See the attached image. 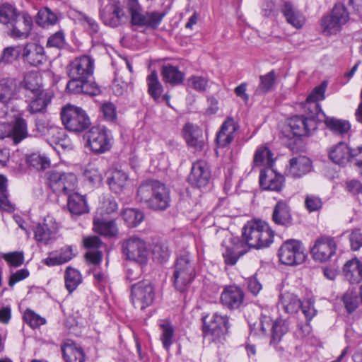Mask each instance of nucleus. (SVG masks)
Masks as SVG:
<instances>
[{"instance_id": "37998d69", "label": "nucleus", "mask_w": 362, "mask_h": 362, "mask_svg": "<svg viewBox=\"0 0 362 362\" xmlns=\"http://www.w3.org/2000/svg\"><path fill=\"white\" fill-rule=\"evenodd\" d=\"M121 216L129 228L138 226L144 219V212L135 208H127L122 211Z\"/></svg>"}, {"instance_id": "de8ad7c7", "label": "nucleus", "mask_w": 362, "mask_h": 362, "mask_svg": "<svg viewBox=\"0 0 362 362\" xmlns=\"http://www.w3.org/2000/svg\"><path fill=\"white\" fill-rule=\"evenodd\" d=\"M28 136V127L25 119L22 117L16 118L11 131L13 143L18 144Z\"/></svg>"}, {"instance_id": "f3484780", "label": "nucleus", "mask_w": 362, "mask_h": 362, "mask_svg": "<svg viewBox=\"0 0 362 362\" xmlns=\"http://www.w3.org/2000/svg\"><path fill=\"white\" fill-rule=\"evenodd\" d=\"M33 26V18L26 11H20L7 28L13 38L24 39L29 37Z\"/></svg>"}, {"instance_id": "dca6fc26", "label": "nucleus", "mask_w": 362, "mask_h": 362, "mask_svg": "<svg viewBox=\"0 0 362 362\" xmlns=\"http://www.w3.org/2000/svg\"><path fill=\"white\" fill-rule=\"evenodd\" d=\"M100 16L104 24L112 28L122 25L126 19L124 10L117 0H107V4L100 9Z\"/></svg>"}, {"instance_id": "c756f323", "label": "nucleus", "mask_w": 362, "mask_h": 362, "mask_svg": "<svg viewBox=\"0 0 362 362\" xmlns=\"http://www.w3.org/2000/svg\"><path fill=\"white\" fill-rule=\"evenodd\" d=\"M19 92L17 80L15 78H0V103L7 105Z\"/></svg>"}, {"instance_id": "cd10ccee", "label": "nucleus", "mask_w": 362, "mask_h": 362, "mask_svg": "<svg viewBox=\"0 0 362 362\" xmlns=\"http://www.w3.org/2000/svg\"><path fill=\"white\" fill-rule=\"evenodd\" d=\"M238 125L231 117L227 118L222 124L219 132L216 134V141L220 147H225L234 139L235 133Z\"/></svg>"}, {"instance_id": "2eb2a0df", "label": "nucleus", "mask_w": 362, "mask_h": 362, "mask_svg": "<svg viewBox=\"0 0 362 362\" xmlns=\"http://www.w3.org/2000/svg\"><path fill=\"white\" fill-rule=\"evenodd\" d=\"M337 247L334 238L322 235L316 239L310 253L315 260L323 262L329 260L335 255Z\"/></svg>"}, {"instance_id": "603ef678", "label": "nucleus", "mask_w": 362, "mask_h": 362, "mask_svg": "<svg viewBox=\"0 0 362 362\" xmlns=\"http://www.w3.org/2000/svg\"><path fill=\"white\" fill-rule=\"evenodd\" d=\"M27 163L37 170H44L50 166V160L45 155L33 153L27 158Z\"/></svg>"}, {"instance_id": "39448f33", "label": "nucleus", "mask_w": 362, "mask_h": 362, "mask_svg": "<svg viewBox=\"0 0 362 362\" xmlns=\"http://www.w3.org/2000/svg\"><path fill=\"white\" fill-rule=\"evenodd\" d=\"M61 119L65 129L74 133H81L88 129L90 119L86 112L81 107L68 104L62 108Z\"/></svg>"}, {"instance_id": "a19ab883", "label": "nucleus", "mask_w": 362, "mask_h": 362, "mask_svg": "<svg viewBox=\"0 0 362 362\" xmlns=\"http://www.w3.org/2000/svg\"><path fill=\"white\" fill-rule=\"evenodd\" d=\"M327 85V82L324 81L321 83L320 86H316L310 93V95L307 97L306 100L300 104V107L306 108L307 105L314 103L317 106L316 114L320 115V113L323 111L322 110L320 104L317 103V101L325 99V93Z\"/></svg>"}, {"instance_id": "5fc2aeb1", "label": "nucleus", "mask_w": 362, "mask_h": 362, "mask_svg": "<svg viewBox=\"0 0 362 362\" xmlns=\"http://www.w3.org/2000/svg\"><path fill=\"white\" fill-rule=\"evenodd\" d=\"M159 326L162 331L160 340L163 346L166 350H168L173 344V338L174 336L173 326L168 320L162 321Z\"/></svg>"}, {"instance_id": "aec40b11", "label": "nucleus", "mask_w": 362, "mask_h": 362, "mask_svg": "<svg viewBox=\"0 0 362 362\" xmlns=\"http://www.w3.org/2000/svg\"><path fill=\"white\" fill-rule=\"evenodd\" d=\"M284 182V177L272 168H265L260 171L259 183L263 190L281 192Z\"/></svg>"}, {"instance_id": "ddd939ff", "label": "nucleus", "mask_w": 362, "mask_h": 362, "mask_svg": "<svg viewBox=\"0 0 362 362\" xmlns=\"http://www.w3.org/2000/svg\"><path fill=\"white\" fill-rule=\"evenodd\" d=\"M94 69V60L84 55L75 58L67 66V73L70 81H81L92 77Z\"/></svg>"}, {"instance_id": "c9c22d12", "label": "nucleus", "mask_w": 362, "mask_h": 362, "mask_svg": "<svg viewBox=\"0 0 362 362\" xmlns=\"http://www.w3.org/2000/svg\"><path fill=\"white\" fill-rule=\"evenodd\" d=\"M343 271L350 284H358L362 279V263L356 258L346 262Z\"/></svg>"}, {"instance_id": "774afa93", "label": "nucleus", "mask_w": 362, "mask_h": 362, "mask_svg": "<svg viewBox=\"0 0 362 362\" xmlns=\"http://www.w3.org/2000/svg\"><path fill=\"white\" fill-rule=\"evenodd\" d=\"M305 206L309 212L317 211L322 206L321 199L313 194H308L305 199Z\"/></svg>"}, {"instance_id": "20e7f679", "label": "nucleus", "mask_w": 362, "mask_h": 362, "mask_svg": "<svg viewBox=\"0 0 362 362\" xmlns=\"http://www.w3.org/2000/svg\"><path fill=\"white\" fill-rule=\"evenodd\" d=\"M196 277V263L187 251H180L174 265L173 283L180 292L185 291Z\"/></svg>"}, {"instance_id": "423d86ee", "label": "nucleus", "mask_w": 362, "mask_h": 362, "mask_svg": "<svg viewBox=\"0 0 362 362\" xmlns=\"http://www.w3.org/2000/svg\"><path fill=\"white\" fill-rule=\"evenodd\" d=\"M130 291V300L136 308L144 310L155 301L156 287L150 280L144 279L132 284Z\"/></svg>"}, {"instance_id": "0e129e2a", "label": "nucleus", "mask_w": 362, "mask_h": 362, "mask_svg": "<svg viewBox=\"0 0 362 362\" xmlns=\"http://www.w3.org/2000/svg\"><path fill=\"white\" fill-rule=\"evenodd\" d=\"M2 258L8 262L11 267H18L23 264L24 255L23 252H11L2 253Z\"/></svg>"}, {"instance_id": "6e6552de", "label": "nucleus", "mask_w": 362, "mask_h": 362, "mask_svg": "<svg viewBox=\"0 0 362 362\" xmlns=\"http://www.w3.org/2000/svg\"><path fill=\"white\" fill-rule=\"evenodd\" d=\"M127 6L131 14V22L137 27L156 29L165 16V12L158 11L142 13L137 0H127Z\"/></svg>"}, {"instance_id": "b1692460", "label": "nucleus", "mask_w": 362, "mask_h": 362, "mask_svg": "<svg viewBox=\"0 0 362 362\" xmlns=\"http://www.w3.org/2000/svg\"><path fill=\"white\" fill-rule=\"evenodd\" d=\"M272 220L276 225L284 228L292 226L293 218L291 208L286 201L279 200L276 202L273 209Z\"/></svg>"}, {"instance_id": "338daca9", "label": "nucleus", "mask_w": 362, "mask_h": 362, "mask_svg": "<svg viewBox=\"0 0 362 362\" xmlns=\"http://www.w3.org/2000/svg\"><path fill=\"white\" fill-rule=\"evenodd\" d=\"M83 177L85 180L93 186L100 185L102 181L101 174L94 168L86 169L83 172Z\"/></svg>"}, {"instance_id": "7ed1b4c3", "label": "nucleus", "mask_w": 362, "mask_h": 362, "mask_svg": "<svg viewBox=\"0 0 362 362\" xmlns=\"http://www.w3.org/2000/svg\"><path fill=\"white\" fill-rule=\"evenodd\" d=\"M274 231L265 221L247 222L243 228V242L247 248L262 249L269 247L274 240Z\"/></svg>"}, {"instance_id": "a211bd4d", "label": "nucleus", "mask_w": 362, "mask_h": 362, "mask_svg": "<svg viewBox=\"0 0 362 362\" xmlns=\"http://www.w3.org/2000/svg\"><path fill=\"white\" fill-rule=\"evenodd\" d=\"M59 228L54 217L48 215L42 223H39L34 228L35 238L37 243L47 245L56 239V234Z\"/></svg>"}, {"instance_id": "09e8293b", "label": "nucleus", "mask_w": 362, "mask_h": 362, "mask_svg": "<svg viewBox=\"0 0 362 362\" xmlns=\"http://www.w3.org/2000/svg\"><path fill=\"white\" fill-rule=\"evenodd\" d=\"M147 83L148 93L155 100H158L160 98L163 88L158 81V74L156 71H152L147 76Z\"/></svg>"}, {"instance_id": "4c0bfd02", "label": "nucleus", "mask_w": 362, "mask_h": 362, "mask_svg": "<svg viewBox=\"0 0 362 362\" xmlns=\"http://www.w3.org/2000/svg\"><path fill=\"white\" fill-rule=\"evenodd\" d=\"M161 75L165 83L173 86L181 84L185 76V74L180 71L177 66L169 64L162 66Z\"/></svg>"}, {"instance_id": "ea45409f", "label": "nucleus", "mask_w": 362, "mask_h": 362, "mask_svg": "<svg viewBox=\"0 0 362 362\" xmlns=\"http://www.w3.org/2000/svg\"><path fill=\"white\" fill-rule=\"evenodd\" d=\"M279 303L281 304L284 311L289 314L297 313L302 305V302L298 296L288 291L280 294Z\"/></svg>"}, {"instance_id": "e2e57ef3", "label": "nucleus", "mask_w": 362, "mask_h": 362, "mask_svg": "<svg viewBox=\"0 0 362 362\" xmlns=\"http://www.w3.org/2000/svg\"><path fill=\"white\" fill-rule=\"evenodd\" d=\"M100 109L106 121L112 123L117 122V108L112 103L105 102L101 105Z\"/></svg>"}, {"instance_id": "6ab92c4d", "label": "nucleus", "mask_w": 362, "mask_h": 362, "mask_svg": "<svg viewBox=\"0 0 362 362\" xmlns=\"http://www.w3.org/2000/svg\"><path fill=\"white\" fill-rule=\"evenodd\" d=\"M210 179L211 171L205 161L197 160L192 164L187 180L193 187H204L209 183Z\"/></svg>"}, {"instance_id": "bf43d9fd", "label": "nucleus", "mask_w": 362, "mask_h": 362, "mask_svg": "<svg viewBox=\"0 0 362 362\" xmlns=\"http://www.w3.org/2000/svg\"><path fill=\"white\" fill-rule=\"evenodd\" d=\"M273 322L270 317L262 316L258 324H250V332L255 335L260 334L264 335L267 334V330L272 328Z\"/></svg>"}, {"instance_id": "4d7b16f0", "label": "nucleus", "mask_w": 362, "mask_h": 362, "mask_svg": "<svg viewBox=\"0 0 362 362\" xmlns=\"http://www.w3.org/2000/svg\"><path fill=\"white\" fill-rule=\"evenodd\" d=\"M57 21V16L49 8H45L38 11L36 23L42 27L54 25Z\"/></svg>"}, {"instance_id": "0eeeda50", "label": "nucleus", "mask_w": 362, "mask_h": 362, "mask_svg": "<svg viewBox=\"0 0 362 362\" xmlns=\"http://www.w3.org/2000/svg\"><path fill=\"white\" fill-rule=\"evenodd\" d=\"M45 180L52 191L59 195H66L74 192L77 185L75 174L54 169L46 173Z\"/></svg>"}, {"instance_id": "052dcab7", "label": "nucleus", "mask_w": 362, "mask_h": 362, "mask_svg": "<svg viewBox=\"0 0 362 362\" xmlns=\"http://www.w3.org/2000/svg\"><path fill=\"white\" fill-rule=\"evenodd\" d=\"M24 321L33 329L39 327L46 323L45 318L40 316L34 311L27 309L23 314Z\"/></svg>"}, {"instance_id": "1a4fd4ad", "label": "nucleus", "mask_w": 362, "mask_h": 362, "mask_svg": "<svg viewBox=\"0 0 362 362\" xmlns=\"http://www.w3.org/2000/svg\"><path fill=\"white\" fill-rule=\"evenodd\" d=\"M90 150L100 154L110 150L113 137L111 131L105 126H93L84 135Z\"/></svg>"}, {"instance_id": "4be33fe9", "label": "nucleus", "mask_w": 362, "mask_h": 362, "mask_svg": "<svg viewBox=\"0 0 362 362\" xmlns=\"http://www.w3.org/2000/svg\"><path fill=\"white\" fill-rule=\"evenodd\" d=\"M21 57L33 66L42 64L46 60L44 47L35 42L28 43L21 49Z\"/></svg>"}, {"instance_id": "9b49d317", "label": "nucleus", "mask_w": 362, "mask_h": 362, "mask_svg": "<svg viewBox=\"0 0 362 362\" xmlns=\"http://www.w3.org/2000/svg\"><path fill=\"white\" fill-rule=\"evenodd\" d=\"M279 261L286 265H296L304 262L306 258L300 241L295 239L286 240L278 251Z\"/></svg>"}, {"instance_id": "7c9ffc66", "label": "nucleus", "mask_w": 362, "mask_h": 362, "mask_svg": "<svg viewBox=\"0 0 362 362\" xmlns=\"http://www.w3.org/2000/svg\"><path fill=\"white\" fill-rule=\"evenodd\" d=\"M311 160L306 156H299L293 157L289 160L288 175L292 177H300L311 170Z\"/></svg>"}, {"instance_id": "72a5a7b5", "label": "nucleus", "mask_w": 362, "mask_h": 362, "mask_svg": "<svg viewBox=\"0 0 362 362\" xmlns=\"http://www.w3.org/2000/svg\"><path fill=\"white\" fill-rule=\"evenodd\" d=\"M351 149L344 142H339L329 151V158L333 163L344 165L350 161Z\"/></svg>"}, {"instance_id": "6e6d98bb", "label": "nucleus", "mask_w": 362, "mask_h": 362, "mask_svg": "<svg viewBox=\"0 0 362 362\" xmlns=\"http://www.w3.org/2000/svg\"><path fill=\"white\" fill-rule=\"evenodd\" d=\"M21 56L20 46H11L5 47L1 54L0 64H10Z\"/></svg>"}, {"instance_id": "412c9836", "label": "nucleus", "mask_w": 362, "mask_h": 362, "mask_svg": "<svg viewBox=\"0 0 362 362\" xmlns=\"http://www.w3.org/2000/svg\"><path fill=\"white\" fill-rule=\"evenodd\" d=\"M278 7L286 21L295 28H301L305 18L297 7L289 0H278Z\"/></svg>"}, {"instance_id": "79ce46f5", "label": "nucleus", "mask_w": 362, "mask_h": 362, "mask_svg": "<svg viewBox=\"0 0 362 362\" xmlns=\"http://www.w3.org/2000/svg\"><path fill=\"white\" fill-rule=\"evenodd\" d=\"M273 153L267 146H260L255 152L252 160V169L256 167L267 165L272 168L274 164Z\"/></svg>"}, {"instance_id": "3c124183", "label": "nucleus", "mask_w": 362, "mask_h": 362, "mask_svg": "<svg viewBox=\"0 0 362 362\" xmlns=\"http://www.w3.org/2000/svg\"><path fill=\"white\" fill-rule=\"evenodd\" d=\"M65 286L69 292L72 293L81 282L80 272L70 267H67L64 275Z\"/></svg>"}, {"instance_id": "a18cd8bd", "label": "nucleus", "mask_w": 362, "mask_h": 362, "mask_svg": "<svg viewBox=\"0 0 362 362\" xmlns=\"http://www.w3.org/2000/svg\"><path fill=\"white\" fill-rule=\"evenodd\" d=\"M271 331L272 339L270 344L275 346L281 341L282 337L288 331V324L286 320L277 318L272 323Z\"/></svg>"}, {"instance_id": "bb28decb", "label": "nucleus", "mask_w": 362, "mask_h": 362, "mask_svg": "<svg viewBox=\"0 0 362 362\" xmlns=\"http://www.w3.org/2000/svg\"><path fill=\"white\" fill-rule=\"evenodd\" d=\"M18 88L19 91L22 90L27 97L44 92L39 83L38 74L35 71H29L24 74L23 80L21 81Z\"/></svg>"}, {"instance_id": "e433bc0d", "label": "nucleus", "mask_w": 362, "mask_h": 362, "mask_svg": "<svg viewBox=\"0 0 362 362\" xmlns=\"http://www.w3.org/2000/svg\"><path fill=\"white\" fill-rule=\"evenodd\" d=\"M30 102L28 105L29 112L31 114L45 112L47 107L51 103L52 95L49 93H41L35 95L29 96Z\"/></svg>"}, {"instance_id": "8fccbe9b", "label": "nucleus", "mask_w": 362, "mask_h": 362, "mask_svg": "<svg viewBox=\"0 0 362 362\" xmlns=\"http://www.w3.org/2000/svg\"><path fill=\"white\" fill-rule=\"evenodd\" d=\"M127 180V175L124 173L117 170L112 173V176L107 180V183L112 192L119 193L126 185Z\"/></svg>"}, {"instance_id": "c85d7f7f", "label": "nucleus", "mask_w": 362, "mask_h": 362, "mask_svg": "<svg viewBox=\"0 0 362 362\" xmlns=\"http://www.w3.org/2000/svg\"><path fill=\"white\" fill-rule=\"evenodd\" d=\"M184 138L189 146L202 151L204 146L202 130L198 126L187 123L183 127Z\"/></svg>"}, {"instance_id": "473e14b6", "label": "nucleus", "mask_w": 362, "mask_h": 362, "mask_svg": "<svg viewBox=\"0 0 362 362\" xmlns=\"http://www.w3.org/2000/svg\"><path fill=\"white\" fill-rule=\"evenodd\" d=\"M320 115L324 117L323 122L326 127L334 135L344 136L349 132L351 124L348 120L327 116L324 112H322Z\"/></svg>"}, {"instance_id": "5701e85b", "label": "nucleus", "mask_w": 362, "mask_h": 362, "mask_svg": "<svg viewBox=\"0 0 362 362\" xmlns=\"http://www.w3.org/2000/svg\"><path fill=\"white\" fill-rule=\"evenodd\" d=\"M245 293L243 289L237 286H226L221 296V301L223 306L233 310L239 308L244 301Z\"/></svg>"}, {"instance_id": "a878e982", "label": "nucleus", "mask_w": 362, "mask_h": 362, "mask_svg": "<svg viewBox=\"0 0 362 362\" xmlns=\"http://www.w3.org/2000/svg\"><path fill=\"white\" fill-rule=\"evenodd\" d=\"M69 92L74 94L83 93L90 96L98 95L100 93L97 84L89 78L80 81H69L66 85Z\"/></svg>"}, {"instance_id": "49530a36", "label": "nucleus", "mask_w": 362, "mask_h": 362, "mask_svg": "<svg viewBox=\"0 0 362 362\" xmlns=\"http://www.w3.org/2000/svg\"><path fill=\"white\" fill-rule=\"evenodd\" d=\"M19 12L13 4L8 2L1 4L0 23L4 25L8 28Z\"/></svg>"}, {"instance_id": "2f4dec72", "label": "nucleus", "mask_w": 362, "mask_h": 362, "mask_svg": "<svg viewBox=\"0 0 362 362\" xmlns=\"http://www.w3.org/2000/svg\"><path fill=\"white\" fill-rule=\"evenodd\" d=\"M93 229L96 233L108 238L115 237L119 232L114 219L107 220L103 217L94 218Z\"/></svg>"}, {"instance_id": "f03ea898", "label": "nucleus", "mask_w": 362, "mask_h": 362, "mask_svg": "<svg viewBox=\"0 0 362 362\" xmlns=\"http://www.w3.org/2000/svg\"><path fill=\"white\" fill-rule=\"evenodd\" d=\"M317 108V105L308 104L306 108H301L303 110V114L296 115L288 119V127L293 139H291L287 146L293 152L298 151L297 145L301 144V136H309L317 129L319 116L316 114Z\"/></svg>"}, {"instance_id": "c03bdc74", "label": "nucleus", "mask_w": 362, "mask_h": 362, "mask_svg": "<svg viewBox=\"0 0 362 362\" xmlns=\"http://www.w3.org/2000/svg\"><path fill=\"white\" fill-rule=\"evenodd\" d=\"M276 79L274 70L259 76V83L255 90V95H263L272 90Z\"/></svg>"}, {"instance_id": "f8f14e48", "label": "nucleus", "mask_w": 362, "mask_h": 362, "mask_svg": "<svg viewBox=\"0 0 362 362\" xmlns=\"http://www.w3.org/2000/svg\"><path fill=\"white\" fill-rule=\"evenodd\" d=\"M349 20V13L345 6L341 3H337L331 14L324 16L321 21L323 32L327 35L336 34Z\"/></svg>"}, {"instance_id": "4468645a", "label": "nucleus", "mask_w": 362, "mask_h": 362, "mask_svg": "<svg viewBox=\"0 0 362 362\" xmlns=\"http://www.w3.org/2000/svg\"><path fill=\"white\" fill-rule=\"evenodd\" d=\"M202 332L204 337L211 336L213 340L223 335L228 329V318L226 315H221L217 313L211 317H202Z\"/></svg>"}, {"instance_id": "9d476101", "label": "nucleus", "mask_w": 362, "mask_h": 362, "mask_svg": "<svg viewBox=\"0 0 362 362\" xmlns=\"http://www.w3.org/2000/svg\"><path fill=\"white\" fill-rule=\"evenodd\" d=\"M122 253L126 259L135 262L140 266L148 262V249L146 242L137 235H132L125 239L122 245Z\"/></svg>"}, {"instance_id": "680f3d73", "label": "nucleus", "mask_w": 362, "mask_h": 362, "mask_svg": "<svg viewBox=\"0 0 362 362\" xmlns=\"http://www.w3.org/2000/svg\"><path fill=\"white\" fill-rule=\"evenodd\" d=\"M208 83V78L201 76H192L187 79L188 86L199 93L206 91Z\"/></svg>"}, {"instance_id": "f257e3e1", "label": "nucleus", "mask_w": 362, "mask_h": 362, "mask_svg": "<svg viewBox=\"0 0 362 362\" xmlns=\"http://www.w3.org/2000/svg\"><path fill=\"white\" fill-rule=\"evenodd\" d=\"M136 197L146 208L156 211L166 210L170 206V189L156 180L143 182L137 189Z\"/></svg>"}, {"instance_id": "58836bf2", "label": "nucleus", "mask_w": 362, "mask_h": 362, "mask_svg": "<svg viewBox=\"0 0 362 362\" xmlns=\"http://www.w3.org/2000/svg\"><path fill=\"white\" fill-rule=\"evenodd\" d=\"M62 351L66 362H85L83 350L74 343H64Z\"/></svg>"}, {"instance_id": "13d9d810", "label": "nucleus", "mask_w": 362, "mask_h": 362, "mask_svg": "<svg viewBox=\"0 0 362 362\" xmlns=\"http://www.w3.org/2000/svg\"><path fill=\"white\" fill-rule=\"evenodd\" d=\"M78 20L83 25L86 26L90 35L93 36L99 33L100 25L94 18L87 16L81 11H79L78 12Z\"/></svg>"}, {"instance_id": "393cba45", "label": "nucleus", "mask_w": 362, "mask_h": 362, "mask_svg": "<svg viewBox=\"0 0 362 362\" xmlns=\"http://www.w3.org/2000/svg\"><path fill=\"white\" fill-rule=\"evenodd\" d=\"M231 245L227 246L223 252L224 262L228 265H235L238 259L247 252L245 244L238 238L232 239Z\"/></svg>"}, {"instance_id": "f704fd0d", "label": "nucleus", "mask_w": 362, "mask_h": 362, "mask_svg": "<svg viewBox=\"0 0 362 362\" xmlns=\"http://www.w3.org/2000/svg\"><path fill=\"white\" fill-rule=\"evenodd\" d=\"M67 195V206L71 214L79 216L88 212V206L83 196L74 192Z\"/></svg>"}, {"instance_id": "864d4df0", "label": "nucleus", "mask_w": 362, "mask_h": 362, "mask_svg": "<svg viewBox=\"0 0 362 362\" xmlns=\"http://www.w3.org/2000/svg\"><path fill=\"white\" fill-rule=\"evenodd\" d=\"M342 301L346 311L352 313L361 303L358 293L353 290H348L342 297Z\"/></svg>"}, {"instance_id": "69168bd1", "label": "nucleus", "mask_w": 362, "mask_h": 362, "mask_svg": "<svg viewBox=\"0 0 362 362\" xmlns=\"http://www.w3.org/2000/svg\"><path fill=\"white\" fill-rule=\"evenodd\" d=\"M279 8L278 7V1L276 2L269 0L266 1L262 7V14L267 18H273L278 15Z\"/></svg>"}]
</instances>
